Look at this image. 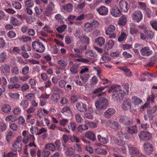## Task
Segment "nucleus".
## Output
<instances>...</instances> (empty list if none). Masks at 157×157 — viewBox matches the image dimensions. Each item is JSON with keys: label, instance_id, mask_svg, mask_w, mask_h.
<instances>
[{"label": "nucleus", "instance_id": "1", "mask_svg": "<svg viewBox=\"0 0 157 157\" xmlns=\"http://www.w3.org/2000/svg\"><path fill=\"white\" fill-rule=\"evenodd\" d=\"M124 90L121 89V86L118 85H112L108 90L109 93H113L112 98L114 101H120L125 94L129 93V86L128 83H125L124 85Z\"/></svg>", "mask_w": 157, "mask_h": 157}, {"label": "nucleus", "instance_id": "2", "mask_svg": "<svg viewBox=\"0 0 157 157\" xmlns=\"http://www.w3.org/2000/svg\"><path fill=\"white\" fill-rule=\"evenodd\" d=\"M109 105L107 99L103 97H100L96 101L95 105L97 109L100 110L105 108Z\"/></svg>", "mask_w": 157, "mask_h": 157}, {"label": "nucleus", "instance_id": "3", "mask_svg": "<svg viewBox=\"0 0 157 157\" xmlns=\"http://www.w3.org/2000/svg\"><path fill=\"white\" fill-rule=\"evenodd\" d=\"M90 75L89 74H85L80 76H77L75 77V82L78 86H81L84 85L89 79Z\"/></svg>", "mask_w": 157, "mask_h": 157}, {"label": "nucleus", "instance_id": "4", "mask_svg": "<svg viewBox=\"0 0 157 157\" xmlns=\"http://www.w3.org/2000/svg\"><path fill=\"white\" fill-rule=\"evenodd\" d=\"M98 22L94 20L91 22H87L84 25V30L86 32L88 33L91 31L99 26Z\"/></svg>", "mask_w": 157, "mask_h": 157}, {"label": "nucleus", "instance_id": "5", "mask_svg": "<svg viewBox=\"0 0 157 157\" xmlns=\"http://www.w3.org/2000/svg\"><path fill=\"white\" fill-rule=\"evenodd\" d=\"M32 45L33 48L37 52H43L45 49V47L44 45L39 41H34Z\"/></svg>", "mask_w": 157, "mask_h": 157}, {"label": "nucleus", "instance_id": "6", "mask_svg": "<svg viewBox=\"0 0 157 157\" xmlns=\"http://www.w3.org/2000/svg\"><path fill=\"white\" fill-rule=\"evenodd\" d=\"M131 101L130 98H127L122 103L121 108L124 111L131 110Z\"/></svg>", "mask_w": 157, "mask_h": 157}, {"label": "nucleus", "instance_id": "7", "mask_svg": "<svg viewBox=\"0 0 157 157\" xmlns=\"http://www.w3.org/2000/svg\"><path fill=\"white\" fill-rule=\"evenodd\" d=\"M143 147L145 152L147 155L151 154L154 151L153 146L149 142H145Z\"/></svg>", "mask_w": 157, "mask_h": 157}, {"label": "nucleus", "instance_id": "8", "mask_svg": "<svg viewBox=\"0 0 157 157\" xmlns=\"http://www.w3.org/2000/svg\"><path fill=\"white\" fill-rule=\"evenodd\" d=\"M143 15L141 12L139 10L135 11L132 15L133 21L136 22H139L142 19Z\"/></svg>", "mask_w": 157, "mask_h": 157}, {"label": "nucleus", "instance_id": "9", "mask_svg": "<svg viewBox=\"0 0 157 157\" xmlns=\"http://www.w3.org/2000/svg\"><path fill=\"white\" fill-rule=\"evenodd\" d=\"M140 140H149L152 138V135L149 132L141 131L139 135Z\"/></svg>", "mask_w": 157, "mask_h": 157}, {"label": "nucleus", "instance_id": "10", "mask_svg": "<svg viewBox=\"0 0 157 157\" xmlns=\"http://www.w3.org/2000/svg\"><path fill=\"white\" fill-rule=\"evenodd\" d=\"M118 6L124 12H127L130 8L128 2L124 0H121L119 1Z\"/></svg>", "mask_w": 157, "mask_h": 157}, {"label": "nucleus", "instance_id": "11", "mask_svg": "<svg viewBox=\"0 0 157 157\" xmlns=\"http://www.w3.org/2000/svg\"><path fill=\"white\" fill-rule=\"evenodd\" d=\"M85 56L87 58L89 59L91 61L92 63L94 62V61L97 59V54L92 50H88L85 52Z\"/></svg>", "mask_w": 157, "mask_h": 157}, {"label": "nucleus", "instance_id": "12", "mask_svg": "<svg viewBox=\"0 0 157 157\" xmlns=\"http://www.w3.org/2000/svg\"><path fill=\"white\" fill-rule=\"evenodd\" d=\"M140 53L143 56H148L151 55L153 53L152 51L147 46L142 48L140 51Z\"/></svg>", "mask_w": 157, "mask_h": 157}, {"label": "nucleus", "instance_id": "13", "mask_svg": "<svg viewBox=\"0 0 157 157\" xmlns=\"http://www.w3.org/2000/svg\"><path fill=\"white\" fill-rule=\"evenodd\" d=\"M116 112L114 108H109L107 109L104 113V116L106 118H109L113 116Z\"/></svg>", "mask_w": 157, "mask_h": 157}, {"label": "nucleus", "instance_id": "14", "mask_svg": "<svg viewBox=\"0 0 157 157\" xmlns=\"http://www.w3.org/2000/svg\"><path fill=\"white\" fill-rule=\"evenodd\" d=\"M96 11L99 14L102 16H105L108 14V9L105 6H102L96 9Z\"/></svg>", "mask_w": 157, "mask_h": 157}, {"label": "nucleus", "instance_id": "15", "mask_svg": "<svg viewBox=\"0 0 157 157\" xmlns=\"http://www.w3.org/2000/svg\"><path fill=\"white\" fill-rule=\"evenodd\" d=\"M10 68L6 64L2 65L0 67V71L4 75L8 76L10 73Z\"/></svg>", "mask_w": 157, "mask_h": 157}, {"label": "nucleus", "instance_id": "16", "mask_svg": "<svg viewBox=\"0 0 157 157\" xmlns=\"http://www.w3.org/2000/svg\"><path fill=\"white\" fill-rule=\"evenodd\" d=\"M111 15L115 17H118L121 15V12L120 10L117 6L112 8L110 10Z\"/></svg>", "mask_w": 157, "mask_h": 157}, {"label": "nucleus", "instance_id": "17", "mask_svg": "<svg viewBox=\"0 0 157 157\" xmlns=\"http://www.w3.org/2000/svg\"><path fill=\"white\" fill-rule=\"evenodd\" d=\"M61 112L63 114L68 117L71 116L72 115L71 109L68 106H66L63 107L61 109Z\"/></svg>", "mask_w": 157, "mask_h": 157}, {"label": "nucleus", "instance_id": "18", "mask_svg": "<svg viewBox=\"0 0 157 157\" xmlns=\"http://www.w3.org/2000/svg\"><path fill=\"white\" fill-rule=\"evenodd\" d=\"M107 125L111 128L117 130L118 128L119 124L118 123L113 120H109L107 123Z\"/></svg>", "mask_w": 157, "mask_h": 157}, {"label": "nucleus", "instance_id": "19", "mask_svg": "<svg viewBox=\"0 0 157 157\" xmlns=\"http://www.w3.org/2000/svg\"><path fill=\"white\" fill-rule=\"evenodd\" d=\"M76 107L78 111L81 112H84L87 110L86 105L83 104L82 102L77 103L76 105Z\"/></svg>", "mask_w": 157, "mask_h": 157}, {"label": "nucleus", "instance_id": "20", "mask_svg": "<svg viewBox=\"0 0 157 157\" xmlns=\"http://www.w3.org/2000/svg\"><path fill=\"white\" fill-rule=\"evenodd\" d=\"M22 148V144L20 143L15 142L12 145L11 148L14 152H17V151H21Z\"/></svg>", "mask_w": 157, "mask_h": 157}, {"label": "nucleus", "instance_id": "21", "mask_svg": "<svg viewBox=\"0 0 157 157\" xmlns=\"http://www.w3.org/2000/svg\"><path fill=\"white\" fill-rule=\"evenodd\" d=\"M128 147L131 155L137 156L139 154V151L136 147L131 146H128Z\"/></svg>", "mask_w": 157, "mask_h": 157}, {"label": "nucleus", "instance_id": "22", "mask_svg": "<svg viewBox=\"0 0 157 157\" xmlns=\"http://www.w3.org/2000/svg\"><path fill=\"white\" fill-rule=\"evenodd\" d=\"M73 5L72 4L69 3L67 4L62 6L61 9L68 13L71 12L72 10Z\"/></svg>", "mask_w": 157, "mask_h": 157}, {"label": "nucleus", "instance_id": "23", "mask_svg": "<svg viewBox=\"0 0 157 157\" xmlns=\"http://www.w3.org/2000/svg\"><path fill=\"white\" fill-rule=\"evenodd\" d=\"M119 121L124 124L128 125L130 123V121L128 117L126 116H121L120 117Z\"/></svg>", "mask_w": 157, "mask_h": 157}, {"label": "nucleus", "instance_id": "24", "mask_svg": "<svg viewBox=\"0 0 157 157\" xmlns=\"http://www.w3.org/2000/svg\"><path fill=\"white\" fill-rule=\"evenodd\" d=\"M75 153V151L72 147H67L65 151L64 154L67 156H70L73 155Z\"/></svg>", "mask_w": 157, "mask_h": 157}, {"label": "nucleus", "instance_id": "25", "mask_svg": "<svg viewBox=\"0 0 157 157\" xmlns=\"http://www.w3.org/2000/svg\"><path fill=\"white\" fill-rule=\"evenodd\" d=\"M130 33L132 35L136 34L138 32L134 23H131L130 25Z\"/></svg>", "mask_w": 157, "mask_h": 157}, {"label": "nucleus", "instance_id": "26", "mask_svg": "<svg viewBox=\"0 0 157 157\" xmlns=\"http://www.w3.org/2000/svg\"><path fill=\"white\" fill-rule=\"evenodd\" d=\"M132 100L133 105H138L143 103L142 101L136 96H134L132 97Z\"/></svg>", "mask_w": 157, "mask_h": 157}, {"label": "nucleus", "instance_id": "27", "mask_svg": "<svg viewBox=\"0 0 157 157\" xmlns=\"http://www.w3.org/2000/svg\"><path fill=\"white\" fill-rule=\"evenodd\" d=\"M84 137L93 141L94 140L96 139L94 134L91 132H88L86 133Z\"/></svg>", "mask_w": 157, "mask_h": 157}, {"label": "nucleus", "instance_id": "28", "mask_svg": "<svg viewBox=\"0 0 157 157\" xmlns=\"http://www.w3.org/2000/svg\"><path fill=\"white\" fill-rule=\"evenodd\" d=\"M119 69L122 70L124 72L126 76L128 77H131L132 76V73L130 70L128 69L126 67H121Z\"/></svg>", "mask_w": 157, "mask_h": 157}, {"label": "nucleus", "instance_id": "29", "mask_svg": "<svg viewBox=\"0 0 157 157\" xmlns=\"http://www.w3.org/2000/svg\"><path fill=\"white\" fill-rule=\"evenodd\" d=\"M53 9L52 7L47 6L45 10V14L47 16H49L53 14Z\"/></svg>", "mask_w": 157, "mask_h": 157}, {"label": "nucleus", "instance_id": "30", "mask_svg": "<svg viewBox=\"0 0 157 157\" xmlns=\"http://www.w3.org/2000/svg\"><path fill=\"white\" fill-rule=\"evenodd\" d=\"M127 18L126 16L123 15L119 18L118 24L119 25H124L126 23Z\"/></svg>", "mask_w": 157, "mask_h": 157}, {"label": "nucleus", "instance_id": "31", "mask_svg": "<svg viewBox=\"0 0 157 157\" xmlns=\"http://www.w3.org/2000/svg\"><path fill=\"white\" fill-rule=\"evenodd\" d=\"M10 22L13 25L17 26L21 25V22L17 19L14 17H12L10 19Z\"/></svg>", "mask_w": 157, "mask_h": 157}, {"label": "nucleus", "instance_id": "32", "mask_svg": "<svg viewBox=\"0 0 157 157\" xmlns=\"http://www.w3.org/2000/svg\"><path fill=\"white\" fill-rule=\"evenodd\" d=\"M11 109V106L8 104L3 105L2 107V110L5 113H8L10 112Z\"/></svg>", "mask_w": 157, "mask_h": 157}, {"label": "nucleus", "instance_id": "33", "mask_svg": "<svg viewBox=\"0 0 157 157\" xmlns=\"http://www.w3.org/2000/svg\"><path fill=\"white\" fill-rule=\"evenodd\" d=\"M95 152L99 155H106L108 153L107 151L104 149L97 148L95 150Z\"/></svg>", "mask_w": 157, "mask_h": 157}, {"label": "nucleus", "instance_id": "34", "mask_svg": "<svg viewBox=\"0 0 157 157\" xmlns=\"http://www.w3.org/2000/svg\"><path fill=\"white\" fill-rule=\"evenodd\" d=\"M85 6V4L84 3H82L80 4L75 8V11L79 13L82 12Z\"/></svg>", "mask_w": 157, "mask_h": 157}, {"label": "nucleus", "instance_id": "35", "mask_svg": "<svg viewBox=\"0 0 157 157\" xmlns=\"http://www.w3.org/2000/svg\"><path fill=\"white\" fill-rule=\"evenodd\" d=\"M116 28L115 26L112 25H109L107 29L105 30V33L106 35H109L110 32H113L115 30Z\"/></svg>", "mask_w": 157, "mask_h": 157}, {"label": "nucleus", "instance_id": "36", "mask_svg": "<svg viewBox=\"0 0 157 157\" xmlns=\"http://www.w3.org/2000/svg\"><path fill=\"white\" fill-rule=\"evenodd\" d=\"M45 148L49 149L52 151H54L56 149V147L53 143H51L46 144Z\"/></svg>", "mask_w": 157, "mask_h": 157}, {"label": "nucleus", "instance_id": "37", "mask_svg": "<svg viewBox=\"0 0 157 157\" xmlns=\"http://www.w3.org/2000/svg\"><path fill=\"white\" fill-rule=\"evenodd\" d=\"M114 41L112 40H109L105 45V49L107 50H111L114 45Z\"/></svg>", "mask_w": 157, "mask_h": 157}, {"label": "nucleus", "instance_id": "38", "mask_svg": "<svg viewBox=\"0 0 157 157\" xmlns=\"http://www.w3.org/2000/svg\"><path fill=\"white\" fill-rule=\"evenodd\" d=\"M95 41L99 46H101L105 43V39L102 37H99L96 39Z\"/></svg>", "mask_w": 157, "mask_h": 157}, {"label": "nucleus", "instance_id": "39", "mask_svg": "<svg viewBox=\"0 0 157 157\" xmlns=\"http://www.w3.org/2000/svg\"><path fill=\"white\" fill-rule=\"evenodd\" d=\"M74 50L75 52H78L79 53H76L74 55L71 53L70 54L71 56L75 57H81L82 56V55L81 54L82 52V50L78 48H74Z\"/></svg>", "mask_w": 157, "mask_h": 157}, {"label": "nucleus", "instance_id": "40", "mask_svg": "<svg viewBox=\"0 0 157 157\" xmlns=\"http://www.w3.org/2000/svg\"><path fill=\"white\" fill-rule=\"evenodd\" d=\"M97 137L99 141L101 143L106 144H107L109 142L108 137H102L100 135H98Z\"/></svg>", "mask_w": 157, "mask_h": 157}, {"label": "nucleus", "instance_id": "41", "mask_svg": "<svg viewBox=\"0 0 157 157\" xmlns=\"http://www.w3.org/2000/svg\"><path fill=\"white\" fill-rule=\"evenodd\" d=\"M128 132L131 134H133L137 132V129L136 126L128 127Z\"/></svg>", "mask_w": 157, "mask_h": 157}, {"label": "nucleus", "instance_id": "42", "mask_svg": "<svg viewBox=\"0 0 157 157\" xmlns=\"http://www.w3.org/2000/svg\"><path fill=\"white\" fill-rule=\"evenodd\" d=\"M60 98L59 95L58 94L55 93L53 94L51 97V100L54 102H57L58 101Z\"/></svg>", "mask_w": 157, "mask_h": 157}, {"label": "nucleus", "instance_id": "43", "mask_svg": "<svg viewBox=\"0 0 157 157\" xmlns=\"http://www.w3.org/2000/svg\"><path fill=\"white\" fill-rule=\"evenodd\" d=\"M29 105V102L27 100H23L21 102L20 104V106L24 109L27 108Z\"/></svg>", "mask_w": 157, "mask_h": 157}, {"label": "nucleus", "instance_id": "44", "mask_svg": "<svg viewBox=\"0 0 157 157\" xmlns=\"http://www.w3.org/2000/svg\"><path fill=\"white\" fill-rule=\"evenodd\" d=\"M76 60L78 62H81L88 64H90L92 63L91 62H90V59L83 58L77 59Z\"/></svg>", "mask_w": 157, "mask_h": 157}, {"label": "nucleus", "instance_id": "45", "mask_svg": "<svg viewBox=\"0 0 157 157\" xmlns=\"http://www.w3.org/2000/svg\"><path fill=\"white\" fill-rule=\"evenodd\" d=\"M7 55L6 53L3 52L1 53L0 54V62H4L7 59Z\"/></svg>", "mask_w": 157, "mask_h": 157}, {"label": "nucleus", "instance_id": "46", "mask_svg": "<svg viewBox=\"0 0 157 157\" xmlns=\"http://www.w3.org/2000/svg\"><path fill=\"white\" fill-rule=\"evenodd\" d=\"M21 85L19 83L9 84L8 85V89L10 90L13 89H18L20 87Z\"/></svg>", "mask_w": 157, "mask_h": 157}, {"label": "nucleus", "instance_id": "47", "mask_svg": "<svg viewBox=\"0 0 157 157\" xmlns=\"http://www.w3.org/2000/svg\"><path fill=\"white\" fill-rule=\"evenodd\" d=\"M9 97L13 99H18L19 98L20 94L17 93H13L10 92L9 93Z\"/></svg>", "mask_w": 157, "mask_h": 157}, {"label": "nucleus", "instance_id": "48", "mask_svg": "<svg viewBox=\"0 0 157 157\" xmlns=\"http://www.w3.org/2000/svg\"><path fill=\"white\" fill-rule=\"evenodd\" d=\"M88 129V126L86 123L84 124H82L78 126L77 128L78 131L79 132H81L82 131L86 130Z\"/></svg>", "mask_w": 157, "mask_h": 157}, {"label": "nucleus", "instance_id": "49", "mask_svg": "<svg viewBox=\"0 0 157 157\" xmlns=\"http://www.w3.org/2000/svg\"><path fill=\"white\" fill-rule=\"evenodd\" d=\"M127 37V35L126 33L124 32H121L120 36H119L118 40L120 42H122Z\"/></svg>", "mask_w": 157, "mask_h": 157}, {"label": "nucleus", "instance_id": "50", "mask_svg": "<svg viewBox=\"0 0 157 157\" xmlns=\"http://www.w3.org/2000/svg\"><path fill=\"white\" fill-rule=\"evenodd\" d=\"M67 27V25H63L58 27L56 29V30L59 33H62L66 29Z\"/></svg>", "mask_w": 157, "mask_h": 157}, {"label": "nucleus", "instance_id": "51", "mask_svg": "<svg viewBox=\"0 0 157 157\" xmlns=\"http://www.w3.org/2000/svg\"><path fill=\"white\" fill-rule=\"evenodd\" d=\"M17 120L15 116L13 115H10L7 116L5 119V120L7 122H14Z\"/></svg>", "mask_w": 157, "mask_h": 157}, {"label": "nucleus", "instance_id": "52", "mask_svg": "<svg viewBox=\"0 0 157 157\" xmlns=\"http://www.w3.org/2000/svg\"><path fill=\"white\" fill-rule=\"evenodd\" d=\"M78 66L76 65H73L70 69L71 72L73 74H76L78 71Z\"/></svg>", "mask_w": 157, "mask_h": 157}, {"label": "nucleus", "instance_id": "53", "mask_svg": "<svg viewBox=\"0 0 157 157\" xmlns=\"http://www.w3.org/2000/svg\"><path fill=\"white\" fill-rule=\"evenodd\" d=\"M19 40L21 42H26L30 40L31 38L28 36H23L22 37L19 38Z\"/></svg>", "mask_w": 157, "mask_h": 157}, {"label": "nucleus", "instance_id": "54", "mask_svg": "<svg viewBox=\"0 0 157 157\" xmlns=\"http://www.w3.org/2000/svg\"><path fill=\"white\" fill-rule=\"evenodd\" d=\"M57 63L59 66L63 67H65L68 64L67 62L63 59L59 60L58 61Z\"/></svg>", "mask_w": 157, "mask_h": 157}, {"label": "nucleus", "instance_id": "55", "mask_svg": "<svg viewBox=\"0 0 157 157\" xmlns=\"http://www.w3.org/2000/svg\"><path fill=\"white\" fill-rule=\"evenodd\" d=\"M70 139L72 142L78 143L80 142V139L75 136L74 135L70 136Z\"/></svg>", "mask_w": 157, "mask_h": 157}, {"label": "nucleus", "instance_id": "56", "mask_svg": "<svg viewBox=\"0 0 157 157\" xmlns=\"http://www.w3.org/2000/svg\"><path fill=\"white\" fill-rule=\"evenodd\" d=\"M13 7L17 10H20L21 8V5L20 3L16 2H12Z\"/></svg>", "mask_w": 157, "mask_h": 157}, {"label": "nucleus", "instance_id": "57", "mask_svg": "<svg viewBox=\"0 0 157 157\" xmlns=\"http://www.w3.org/2000/svg\"><path fill=\"white\" fill-rule=\"evenodd\" d=\"M29 67L28 65L25 66L22 69V74L25 75H27L29 72Z\"/></svg>", "mask_w": 157, "mask_h": 157}, {"label": "nucleus", "instance_id": "58", "mask_svg": "<svg viewBox=\"0 0 157 157\" xmlns=\"http://www.w3.org/2000/svg\"><path fill=\"white\" fill-rule=\"evenodd\" d=\"M69 120L67 119L63 118L60 120L59 121L60 125L63 126H65L68 123Z\"/></svg>", "mask_w": 157, "mask_h": 157}, {"label": "nucleus", "instance_id": "59", "mask_svg": "<svg viewBox=\"0 0 157 157\" xmlns=\"http://www.w3.org/2000/svg\"><path fill=\"white\" fill-rule=\"evenodd\" d=\"M155 96L153 93L148 96L147 99V102L150 104V103H153L154 102Z\"/></svg>", "mask_w": 157, "mask_h": 157}, {"label": "nucleus", "instance_id": "60", "mask_svg": "<svg viewBox=\"0 0 157 157\" xmlns=\"http://www.w3.org/2000/svg\"><path fill=\"white\" fill-rule=\"evenodd\" d=\"M21 49L25 51H30L31 48L29 46L28 44H24L21 47Z\"/></svg>", "mask_w": 157, "mask_h": 157}, {"label": "nucleus", "instance_id": "61", "mask_svg": "<svg viewBox=\"0 0 157 157\" xmlns=\"http://www.w3.org/2000/svg\"><path fill=\"white\" fill-rule=\"evenodd\" d=\"M25 98L29 101H31L35 98V96L33 94L30 93L26 95Z\"/></svg>", "mask_w": 157, "mask_h": 157}, {"label": "nucleus", "instance_id": "62", "mask_svg": "<svg viewBox=\"0 0 157 157\" xmlns=\"http://www.w3.org/2000/svg\"><path fill=\"white\" fill-rule=\"evenodd\" d=\"M76 17L73 15H70L67 17V19L69 21V24L72 25L74 23L73 20L75 19Z\"/></svg>", "mask_w": 157, "mask_h": 157}, {"label": "nucleus", "instance_id": "63", "mask_svg": "<svg viewBox=\"0 0 157 157\" xmlns=\"http://www.w3.org/2000/svg\"><path fill=\"white\" fill-rule=\"evenodd\" d=\"M150 24L154 30L157 31V21L152 20L150 21Z\"/></svg>", "mask_w": 157, "mask_h": 157}, {"label": "nucleus", "instance_id": "64", "mask_svg": "<svg viewBox=\"0 0 157 157\" xmlns=\"http://www.w3.org/2000/svg\"><path fill=\"white\" fill-rule=\"evenodd\" d=\"M68 127L69 129L71 130L72 131H74L76 128V124L73 122H71L68 126Z\"/></svg>", "mask_w": 157, "mask_h": 157}]
</instances>
